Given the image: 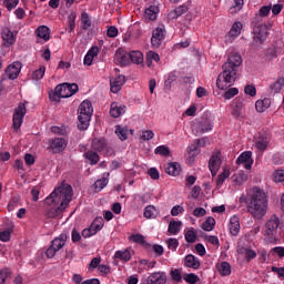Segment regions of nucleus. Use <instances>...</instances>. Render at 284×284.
Instances as JSON below:
<instances>
[{
  "mask_svg": "<svg viewBox=\"0 0 284 284\" xmlns=\"http://www.w3.org/2000/svg\"><path fill=\"white\" fill-rule=\"evenodd\" d=\"M72 186L62 183V185L54 189V191L45 199V204L49 205L47 216L49 219H57L63 214L72 201Z\"/></svg>",
  "mask_w": 284,
  "mask_h": 284,
  "instance_id": "f257e3e1",
  "label": "nucleus"
},
{
  "mask_svg": "<svg viewBox=\"0 0 284 284\" xmlns=\"http://www.w3.org/2000/svg\"><path fill=\"white\" fill-rule=\"evenodd\" d=\"M245 203L246 210L253 219L261 221L267 214V194L262 189H251Z\"/></svg>",
  "mask_w": 284,
  "mask_h": 284,
  "instance_id": "f03ea898",
  "label": "nucleus"
},
{
  "mask_svg": "<svg viewBox=\"0 0 284 284\" xmlns=\"http://www.w3.org/2000/svg\"><path fill=\"white\" fill-rule=\"evenodd\" d=\"M94 109L92 108V102L84 100L81 102L78 110V129L88 130L90 128V121Z\"/></svg>",
  "mask_w": 284,
  "mask_h": 284,
  "instance_id": "7ed1b4c3",
  "label": "nucleus"
},
{
  "mask_svg": "<svg viewBox=\"0 0 284 284\" xmlns=\"http://www.w3.org/2000/svg\"><path fill=\"white\" fill-rule=\"evenodd\" d=\"M222 70V73L217 77L216 87L219 90H227V88H232L234 81H236V69L223 64Z\"/></svg>",
  "mask_w": 284,
  "mask_h": 284,
  "instance_id": "20e7f679",
  "label": "nucleus"
},
{
  "mask_svg": "<svg viewBox=\"0 0 284 284\" xmlns=\"http://www.w3.org/2000/svg\"><path fill=\"white\" fill-rule=\"evenodd\" d=\"M278 225L281 221L276 215H273L265 224L264 237L267 243H276V236L278 235Z\"/></svg>",
  "mask_w": 284,
  "mask_h": 284,
  "instance_id": "39448f33",
  "label": "nucleus"
},
{
  "mask_svg": "<svg viewBox=\"0 0 284 284\" xmlns=\"http://www.w3.org/2000/svg\"><path fill=\"white\" fill-rule=\"evenodd\" d=\"M65 243H68V234L62 233L58 237H54L51 245L45 251L47 258H54L57 252H60V250L65 247Z\"/></svg>",
  "mask_w": 284,
  "mask_h": 284,
  "instance_id": "423d86ee",
  "label": "nucleus"
},
{
  "mask_svg": "<svg viewBox=\"0 0 284 284\" xmlns=\"http://www.w3.org/2000/svg\"><path fill=\"white\" fill-rule=\"evenodd\" d=\"M26 105H28V102H20L13 111L12 128L16 131L21 129V125H23V119H26V114H28Z\"/></svg>",
  "mask_w": 284,
  "mask_h": 284,
  "instance_id": "0eeeda50",
  "label": "nucleus"
},
{
  "mask_svg": "<svg viewBox=\"0 0 284 284\" xmlns=\"http://www.w3.org/2000/svg\"><path fill=\"white\" fill-rule=\"evenodd\" d=\"M270 24L261 23L254 27L253 29V41L256 45H261V43H265L267 36L270 34Z\"/></svg>",
  "mask_w": 284,
  "mask_h": 284,
  "instance_id": "6e6552de",
  "label": "nucleus"
},
{
  "mask_svg": "<svg viewBox=\"0 0 284 284\" xmlns=\"http://www.w3.org/2000/svg\"><path fill=\"white\" fill-rule=\"evenodd\" d=\"M168 283V274L165 272H153L146 277H142L141 284H165Z\"/></svg>",
  "mask_w": 284,
  "mask_h": 284,
  "instance_id": "1a4fd4ad",
  "label": "nucleus"
},
{
  "mask_svg": "<svg viewBox=\"0 0 284 284\" xmlns=\"http://www.w3.org/2000/svg\"><path fill=\"white\" fill-rule=\"evenodd\" d=\"M57 88L61 99H70V97H74L75 92H79V85L77 83H62L57 85Z\"/></svg>",
  "mask_w": 284,
  "mask_h": 284,
  "instance_id": "9d476101",
  "label": "nucleus"
},
{
  "mask_svg": "<svg viewBox=\"0 0 284 284\" xmlns=\"http://www.w3.org/2000/svg\"><path fill=\"white\" fill-rule=\"evenodd\" d=\"M165 39V26L160 24L152 31L151 45L153 48H161V43H163Z\"/></svg>",
  "mask_w": 284,
  "mask_h": 284,
  "instance_id": "9b49d317",
  "label": "nucleus"
},
{
  "mask_svg": "<svg viewBox=\"0 0 284 284\" xmlns=\"http://www.w3.org/2000/svg\"><path fill=\"white\" fill-rule=\"evenodd\" d=\"M254 143L255 148L260 150V152H265V150H267V145H270V134L265 131L258 132L254 136Z\"/></svg>",
  "mask_w": 284,
  "mask_h": 284,
  "instance_id": "f8f14e48",
  "label": "nucleus"
},
{
  "mask_svg": "<svg viewBox=\"0 0 284 284\" xmlns=\"http://www.w3.org/2000/svg\"><path fill=\"white\" fill-rule=\"evenodd\" d=\"M17 34H18L17 31H12L8 27L2 28L1 39L3 41V44L7 48H10V47L14 45V43H17Z\"/></svg>",
  "mask_w": 284,
  "mask_h": 284,
  "instance_id": "ddd939ff",
  "label": "nucleus"
},
{
  "mask_svg": "<svg viewBox=\"0 0 284 284\" xmlns=\"http://www.w3.org/2000/svg\"><path fill=\"white\" fill-rule=\"evenodd\" d=\"M236 164L242 165L245 170H252L254 165V159L252 158V151H244L236 159Z\"/></svg>",
  "mask_w": 284,
  "mask_h": 284,
  "instance_id": "4468645a",
  "label": "nucleus"
},
{
  "mask_svg": "<svg viewBox=\"0 0 284 284\" xmlns=\"http://www.w3.org/2000/svg\"><path fill=\"white\" fill-rule=\"evenodd\" d=\"M92 150L95 152H104L105 154L112 153V149L108 146V141L104 140V138H94L91 143Z\"/></svg>",
  "mask_w": 284,
  "mask_h": 284,
  "instance_id": "2eb2a0df",
  "label": "nucleus"
},
{
  "mask_svg": "<svg viewBox=\"0 0 284 284\" xmlns=\"http://www.w3.org/2000/svg\"><path fill=\"white\" fill-rule=\"evenodd\" d=\"M21 62L16 61L11 64H9L6 69V77L7 79H10L11 81H14V79H17L19 77V74L21 73Z\"/></svg>",
  "mask_w": 284,
  "mask_h": 284,
  "instance_id": "dca6fc26",
  "label": "nucleus"
},
{
  "mask_svg": "<svg viewBox=\"0 0 284 284\" xmlns=\"http://www.w3.org/2000/svg\"><path fill=\"white\" fill-rule=\"evenodd\" d=\"M212 123L207 122L206 120L196 122L192 125V131L194 132L195 136H201V134H205V132H211Z\"/></svg>",
  "mask_w": 284,
  "mask_h": 284,
  "instance_id": "f3484780",
  "label": "nucleus"
},
{
  "mask_svg": "<svg viewBox=\"0 0 284 284\" xmlns=\"http://www.w3.org/2000/svg\"><path fill=\"white\" fill-rule=\"evenodd\" d=\"M50 148L54 154H59V152H63V150L68 148V140L63 138L52 139L50 142Z\"/></svg>",
  "mask_w": 284,
  "mask_h": 284,
  "instance_id": "a211bd4d",
  "label": "nucleus"
},
{
  "mask_svg": "<svg viewBox=\"0 0 284 284\" xmlns=\"http://www.w3.org/2000/svg\"><path fill=\"white\" fill-rule=\"evenodd\" d=\"M243 63V58L239 52H232L227 57V61L224 63V65H227L229 68H233V70H236L240 68V65Z\"/></svg>",
  "mask_w": 284,
  "mask_h": 284,
  "instance_id": "6ab92c4d",
  "label": "nucleus"
},
{
  "mask_svg": "<svg viewBox=\"0 0 284 284\" xmlns=\"http://www.w3.org/2000/svg\"><path fill=\"white\" fill-rule=\"evenodd\" d=\"M209 170L212 176H216L219 170H221V153H215L211 156L209 161Z\"/></svg>",
  "mask_w": 284,
  "mask_h": 284,
  "instance_id": "aec40b11",
  "label": "nucleus"
},
{
  "mask_svg": "<svg viewBox=\"0 0 284 284\" xmlns=\"http://www.w3.org/2000/svg\"><path fill=\"white\" fill-rule=\"evenodd\" d=\"M184 267H189L191 270H200L201 267V260L194 256L193 254H187L184 257Z\"/></svg>",
  "mask_w": 284,
  "mask_h": 284,
  "instance_id": "412c9836",
  "label": "nucleus"
},
{
  "mask_svg": "<svg viewBox=\"0 0 284 284\" xmlns=\"http://www.w3.org/2000/svg\"><path fill=\"white\" fill-rule=\"evenodd\" d=\"M229 230L232 236H239V233L241 232V221L239 220V216L233 215L230 219Z\"/></svg>",
  "mask_w": 284,
  "mask_h": 284,
  "instance_id": "4be33fe9",
  "label": "nucleus"
},
{
  "mask_svg": "<svg viewBox=\"0 0 284 284\" xmlns=\"http://www.w3.org/2000/svg\"><path fill=\"white\" fill-rule=\"evenodd\" d=\"M125 110H128L125 105L113 102L111 103L110 114L113 119H119V116L125 114Z\"/></svg>",
  "mask_w": 284,
  "mask_h": 284,
  "instance_id": "5701e85b",
  "label": "nucleus"
},
{
  "mask_svg": "<svg viewBox=\"0 0 284 284\" xmlns=\"http://www.w3.org/2000/svg\"><path fill=\"white\" fill-rule=\"evenodd\" d=\"M284 89V78H277L274 82H272L268 87L270 94H280Z\"/></svg>",
  "mask_w": 284,
  "mask_h": 284,
  "instance_id": "b1692460",
  "label": "nucleus"
},
{
  "mask_svg": "<svg viewBox=\"0 0 284 284\" xmlns=\"http://www.w3.org/2000/svg\"><path fill=\"white\" fill-rule=\"evenodd\" d=\"M125 83V75H118L115 79L110 81L111 92L116 94L121 91V87Z\"/></svg>",
  "mask_w": 284,
  "mask_h": 284,
  "instance_id": "393cba45",
  "label": "nucleus"
},
{
  "mask_svg": "<svg viewBox=\"0 0 284 284\" xmlns=\"http://www.w3.org/2000/svg\"><path fill=\"white\" fill-rule=\"evenodd\" d=\"M94 57H99V47H92L87 54L84 55L83 63L84 65H92Z\"/></svg>",
  "mask_w": 284,
  "mask_h": 284,
  "instance_id": "a878e982",
  "label": "nucleus"
},
{
  "mask_svg": "<svg viewBox=\"0 0 284 284\" xmlns=\"http://www.w3.org/2000/svg\"><path fill=\"white\" fill-rule=\"evenodd\" d=\"M241 32H243V23L241 21H235L229 31L230 39H236L241 37Z\"/></svg>",
  "mask_w": 284,
  "mask_h": 284,
  "instance_id": "bb28decb",
  "label": "nucleus"
},
{
  "mask_svg": "<svg viewBox=\"0 0 284 284\" xmlns=\"http://www.w3.org/2000/svg\"><path fill=\"white\" fill-rule=\"evenodd\" d=\"M159 6L153 4L145 9L144 17L149 19V21H156V17H159Z\"/></svg>",
  "mask_w": 284,
  "mask_h": 284,
  "instance_id": "cd10ccee",
  "label": "nucleus"
},
{
  "mask_svg": "<svg viewBox=\"0 0 284 284\" xmlns=\"http://www.w3.org/2000/svg\"><path fill=\"white\" fill-rule=\"evenodd\" d=\"M36 34L39 39H42V41H50V28L47 26H40L36 30Z\"/></svg>",
  "mask_w": 284,
  "mask_h": 284,
  "instance_id": "c85d7f7f",
  "label": "nucleus"
},
{
  "mask_svg": "<svg viewBox=\"0 0 284 284\" xmlns=\"http://www.w3.org/2000/svg\"><path fill=\"white\" fill-rule=\"evenodd\" d=\"M165 172L170 176H179V174H181V164H179V162L169 163Z\"/></svg>",
  "mask_w": 284,
  "mask_h": 284,
  "instance_id": "c756f323",
  "label": "nucleus"
},
{
  "mask_svg": "<svg viewBox=\"0 0 284 284\" xmlns=\"http://www.w3.org/2000/svg\"><path fill=\"white\" fill-rule=\"evenodd\" d=\"M231 179L232 183H234L235 185H243V183H246L248 176L245 172L240 171L237 173H234Z\"/></svg>",
  "mask_w": 284,
  "mask_h": 284,
  "instance_id": "7c9ffc66",
  "label": "nucleus"
},
{
  "mask_svg": "<svg viewBox=\"0 0 284 284\" xmlns=\"http://www.w3.org/2000/svg\"><path fill=\"white\" fill-rule=\"evenodd\" d=\"M272 105V100L270 98H264L263 100H257L255 102V109L257 112H265Z\"/></svg>",
  "mask_w": 284,
  "mask_h": 284,
  "instance_id": "2f4dec72",
  "label": "nucleus"
},
{
  "mask_svg": "<svg viewBox=\"0 0 284 284\" xmlns=\"http://www.w3.org/2000/svg\"><path fill=\"white\" fill-rule=\"evenodd\" d=\"M84 159H85V161H88V163L90 165H97V163H99V161H100L99 153H97L94 151L85 152L84 153Z\"/></svg>",
  "mask_w": 284,
  "mask_h": 284,
  "instance_id": "473e14b6",
  "label": "nucleus"
},
{
  "mask_svg": "<svg viewBox=\"0 0 284 284\" xmlns=\"http://www.w3.org/2000/svg\"><path fill=\"white\" fill-rule=\"evenodd\" d=\"M183 225V222L181 221H171L169 223L168 232L172 234L173 236H176L181 232V226Z\"/></svg>",
  "mask_w": 284,
  "mask_h": 284,
  "instance_id": "72a5a7b5",
  "label": "nucleus"
},
{
  "mask_svg": "<svg viewBox=\"0 0 284 284\" xmlns=\"http://www.w3.org/2000/svg\"><path fill=\"white\" fill-rule=\"evenodd\" d=\"M104 225H105V221L103 220V217L99 216L93 220L90 226H91V230H93V233L97 234L98 232H101V230H103Z\"/></svg>",
  "mask_w": 284,
  "mask_h": 284,
  "instance_id": "f704fd0d",
  "label": "nucleus"
},
{
  "mask_svg": "<svg viewBox=\"0 0 284 284\" xmlns=\"http://www.w3.org/2000/svg\"><path fill=\"white\" fill-rule=\"evenodd\" d=\"M199 154H201V150L199 149V146L191 145L187 152V159H186L187 163H192L193 161H195Z\"/></svg>",
  "mask_w": 284,
  "mask_h": 284,
  "instance_id": "c9c22d12",
  "label": "nucleus"
},
{
  "mask_svg": "<svg viewBox=\"0 0 284 284\" xmlns=\"http://www.w3.org/2000/svg\"><path fill=\"white\" fill-rule=\"evenodd\" d=\"M159 216V210L154 205H148L144 209V217L145 219H156Z\"/></svg>",
  "mask_w": 284,
  "mask_h": 284,
  "instance_id": "e433bc0d",
  "label": "nucleus"
},
{
  "mask_svg": "<svg viewBox=\"0 0 284 284\" xmlns=\"http://www.w3.org/2000/svg\"><path fill=\"white\" fill-rule=\"evenodd\" d=\"M215 225H216V220H214V217H212V216H209L202 223V230H204V232H212V230H214Z\"/></svg>",
  "mask_w": 284,
  "mask_h": 284,
  "instance_id": "4c0bfd02",
  "label": "nucleus"
},
{
  "mask_svg": "<svg viewBox=\"0 0 284 284\" xmlns=\"http://www.w3.org/2000/svg\"><path fill=\"white\" fill-rule=\"evenodd\" d=\"M153 61L155 63H159V61H161V57H159V53H156L154 51H149L146 53V65H148V68H152Z\"/></svg>",
  "mask_w": 284,
  "mask_h": 284,
  "instance_id": "58836bf2",
  "label": "nucleus"
},
{
  "mask_svg": "<svg viewBox=\"0 0 284 284\" xmlns=\"http://www.w3.org/2000/svg\"><path fill=\"white\" fill-rule=\"evenodd\" d=\"M217 270L222 276H230V274H232V266L227 262H222L217 266Z\"/></svg>",
  "mask_w": 284,
  "mask_h": 284,
  "instance_id": "ea45409f",
  "label": "nucleus"
},
{
  "mask_svg": "<svg viewBox=\"0 0 284 284\" xmlns=\"http://www.w3.org/2000/svg\"><path fill=\"white\" fill-rule=\"evenodd\" d=\"M114 258H119L120 261H124L125 263H128V261L132 258V255L130 254L129 250L116 251L114 254Z\"/></svg>",
  "mask_w": 284,
  "mask_h": 284,
  "instance_id": "a19ab883",
  "label": "nucleus"
},
{
  "mask_svg": "<svg viewBox=\"0 0 284 284\" xmlns=\"http://www.w3.org/2000/svg\"><path fill=\"white\" fill-rule=\"evenodd\" d=\"M131 62L136 65H141L143 63V53L141 51H132L130 52Z\"/></svg>",
  "mask_w": 284,
  "mask_h": 284,
  "instance_id": "79ce46f5",
  "label": "nucleus"
},
{
  "mask_svg": "<svg viewBox=\"0 0 284 284\" xmlns=\"http://www.w3.org/2000/svg\"><path fill=\"white\" fill-rule=\"evenodd\" d=\"M115 134L120 139V141H128V128L116 125L115 126Z\"/></svg>",
  "mask_w": 284,
  "mask_h": 284,
  "instance_id": "37998d69",
  "label": "nucleus"
},
{
  "mask_svg": "<svg viewBox=\"0 0 284 284\" xmlns=\"http://www.w3.org/2000/svg\"><path fill=\"white\" fill-rule=\"evenodd\" d=\"M45 77V67L41 65L38 70L33 71L31 79L33 81H41Z\"/></svg>",
  "mask_w": 284,
  "mask_h": 284,
  "instance_id": "c03bdc74",
  "label": "nucleus"
},
{
  "mask_svg": "<svg viewBox=\"0 0 284 284\" xmlns=\"http://www.w3.org/2000/svg\"><path fill=\"white\" fill-rule=\"evenodd\" d=\"M74 21H77V13L72 12L68 17V28H67L68 32H74V28H77Z\"/></svg>",
  "mask_w": 284,
  "mask_h": 284,
  "instance_id": "a18cd8bd",
  "label": "nucleus"
},
{
  "mask_svg": "<svg viewBox=\"0 0 284 284\" xmlns=\"http://www.w3.org/2000/svg\"><path fill=\"white\" fill-rule=\"evenodd\" d=\"M234 3H235V6L231 7L229 10L230 14H236V12H239L243 8L245 1L244 0H234Z\"/></svg>",
  "mask_w": 284,
  "mask_h": 284,
  "instance_id": "49530a36",
  "label": "nucleus"
},
{
  "mask_svg": "<svg viewBox=\"0 0 284 284\" xmlns=\"http://www.w3.org/2000/svg\"><path fill=\"white\" fill-rule=\"evenodd\" d=\"M184 239L186 243H196V232L194 231V229L189 230L184 234Z\"/></svg>",
  "mask_w": 284,
  "mask_h": 284,
  "instance_id": "de8ad7c7",
  "label": "nucleus"
},
{
  "mask_svg": "<svg viewBox=\"0 0 284 284\" xmlns=\"http://www.w3.org/2000/svg\"><path fill=\"white\" fill-rule=\"evenodd\" d=\"M82 28L84 30H90V28H92V20H90V16L87 12L82 13Z\"/></svg>",
  "mask_w": 284,
  "mask_h": 284,
  "instance_id": "09e8293b",
  "label": "nucleus"
},
{
  "mask_svg": "<svg viewBox=\"0 0 284 284\" xmlns=\"http://www.w3.org/2000/svg\"><path fill=\"white\" fill-rule=\"evenodd\" d=\"M230 178V170H224L216 180V186L221 187V185H223V183H225V179Z\"/></svg>",
  "mask_w": 284,
  "mask_h": 284,
  "instance_id": "8fccbe9b",
  "label": "nucleus"
},
{
  "mask_svg": "<svg viewBox=\"0 0 284 284\" xmlns=\"http://www.w3.org/2000/svg\"><path fill=\"white\" fill-rule=\"evenodd\" d=\"M108 183H109L108 178H102V179L95 181L93 185H94L97 192H101V190H103V187H105L108 185Z\"/></svg>",
  "mask_w": 284,
  "mask_h": 284,
  "instance_id": "3c124183",
  "label": "nucleus"
},
{
  "mask_svg": "<svg viewBox=\"0 0 284 284\" xmlns=\"http://www.w3.org/2000/svg\"><path fill=\"white\" fill-rule=\"evenodd\" d=\"M154 154H159L160 156H170V148L166 145H160L154 150Z\"/></svg>",
  "mask_w": 284,
  "mask_h": 284,
  "instance_id": "603ef678",
  "label": "nucleus"
},
{
  "mask_svg": "<svg viewBox=\"0 0 284 284\" xmlns=\"http://www.w3.org/2000/svg\"><path fill=\"white\" fill-rule=\"evenodd\" d=\"M184 281L190 284H196V283H199L200 278H199V275H196L194 273H189V274L184 275Z\"/></svg>",
  "mask_w": 284,
  "mask_h": 284,
  "instance_id": "864d4df0",
  "label": "nucleus"
},
{
  "mask_svg": "<svg viewBox=\"0 0 284 284\" xmlns=\"http://www.w3.org/2000/svg\"><path fill=\"white\" fill-rule=\"evenodd\" d=\"M130 241L138 243L139 245H145V236L142 234H134L130 236Z\"/></svg>",
  "mask_w": 284,
  "mask_h": 284,
  "instance_id": "5fc2aeb1",
  "label": "nucleus"
},
{
  "mask_svg": "<svg viewBox=\"0 0 284 284\" xmlns=\"http://www.w3.org/2000/svg\"><path fill=\"white\" fill-rule=\"evenodd\" d=\"M140 139L142 141H152V139H154V131L152 130L142 131Z\"/></svg>",
  "mask_w": 284,
  "mask_h": 284,
  "instance_id": "6e6d98bb",
  "label": "nucleus"
},
{
  "mask_svg": "<svg viewBox=\"0 0 284 284\" xmlns=\"http://www.w3.org/2000/svg\"><path fill=\"white\" fill-rule=\"evenodd\" d=\"M140 265L144 267V270H154L156 267V261H148V260H140Z\"/></svg>",
  "mask_w": 284,
  "mask_h": 284,
  "instance_id": "4d7b16f0",
  "label": "nucleus"
},
{
  "mask_svg": "<svg viewBox=\"0 0 284 284\" xmlns=\"http://www.w3.org/2000/svg\"><path fill=\"white\" fill-rule=\"evenodd\" d=\"M170 276L173 281H176V283H180L182 281L183 275H181V271L179 268H174L170 272Z\"/></svg>",
  "mask_w": 284,
  "mask_h": 284,
  "instance_id": "13d9d810",
  "label": "nucleus"
},
{
  "mask_svg": "<svg viewBox=\"0 0 284 284\" xmlns=\"http://www.w3.org/2000/svg\"><path fill=\"white\" fill-rule=\"evenodd\" d=\"M236 94H239V89L231 88L224 93V99H226V101H230V99H234Z\"/></svg>",
  "mask_w": 284,
  "mask_h": 284,
  "instance_id": "bf43d9fd",
  "label": "nucleus"
},
{
  "mask_svg": "<svg viewBox=\"0 0 284 284\" xmlns=\"http://www.w3.org/2000/svg\"><path fill=\"white\" fill-rule=\"evenodd\" d=\"M50 101H55L59 103L61 101V95L59 94L58 87H55L54 91L49 92Z\"/></svg>",
  "mask_w": 284,
  "mask_h": 284,
  "instance_id": "052dcab7",
  "label": "nucleus"
},
{
  "mask_svg": "<svg viewBox=\"0 0 284 284\" xmlns=\"http://www.w3.org/2000/svg\"><path fill=\"white\" fill-rule=\"evenodd\" d=\"M121 65H129V63L131 62V55L130 53H124L122 55L118 57Z\"/></svg>",
  "mask_w": 284,
  "mask_h": 284,
  "instance_id": "680f3d73",
  "label": "nucleus"
},
{
  "mask_svg": "<svg viewBox=\"0 0 284 284\" xmlns=\"http://www.w3.org/2000/svg\"><path fill=\"white\" fill-rule=\"evenodd\" d=\"M193 216H195L196 219H201L203 216H205V214H207V211H205V209L203 207H195L193 210Z\"/></svg>",
  "mask_w": 284,
  "mask_h": 284,
  "instance_id": "e2e57ef3",
  "label": "nucleus"
},
{
  "mask_svg": "<svg viewBox=\"0 0 284 284\" xmlns=\"http://www.w3.org/2000/svg\"><path fill=\"white\" fill-rule=\"evenodd\" d=\"M185 209L181 205H175L171 209V216H179V214H183Z\"/></svg>",
  "mask_w": 284,
  "mask_h": 284,
  "instance_id": "0e129e2a",
  "label": "nucleus"
},
{
  "mask_svg": "<svg viewBox=\"0 0 284 284\" xmlns=\"http://www.w3.org/2000/svg\"><path fill=\"white\" fill-rule=\"evenodd\" d=\"M244 254H245L246 261H252L253 258H256V251L252 248H244Z\"/></svg>",
  "mask_w": 284,
  "mask_h": 284,
  "instance_id": "69168bd1",
  "label": "nucleus"
},
{
  "mask_svg": "<svg viewBox=\"0 0 284 284\" xmlns=\"http://www.w3.org/2000/svg\"><path fill=\"white\" fill-rule=\"evenodd\" d=\"M7 10H14L19 6V0H4Z\"/></svg>",
  "mask_w": 284,
  "mask_h": 284,
  "instance_id": "338daca9",
  "label": "nucleus"
},
{
  "mask_svg": "<svg viewBox=\"0 0 284 284\" xmlns=\"http://www.w3.org/2000/svg\"><path fill=\"white\" fill-rule=\"evenodd\" d=\"M244 92L245 94H247L248 97H254L256 94V87L252 85V84H247L244 88Z\"/></svg>",
  "mask_w": 284,
  "mask_h": 284,
  "instance_id": "774afa93",
  "label": "nucleus"
}]
</instances>
